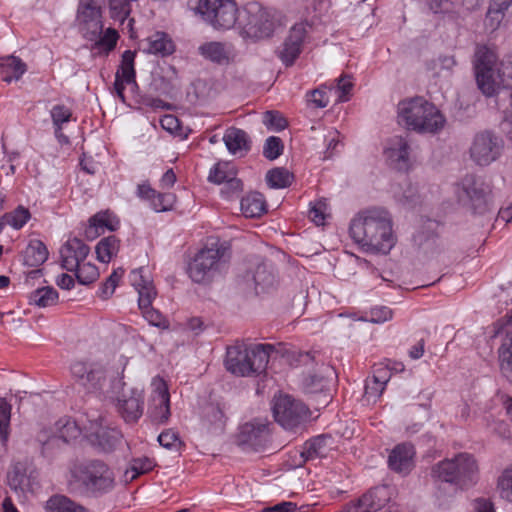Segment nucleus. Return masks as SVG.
<instances>
[{
	"label": "nucleus",
	"instance_id": "nucleus-1",
	"mask_svg": "<svg viewBox=\"0 0 512 512\" xmlns=\"http://www.w3.org/2000/svg\"><path fill=\"white\" fill-rule=\"evenodd\" d=\"M349 232L351 238L367 251L387 254L395 245L391 217L384 209L360 212L352 219Z\"/></svg>",
	"mask_w": 512,
	"mask_h": 512
},
{
	"label": "nucleus",
	"instance_id": "nucleus-2",
	"mask_svg": "<svg viewBox=\"0 0 512 512\" xmlns=\"http://www.w3.org/2000/svg\"><path fill=\"white\" fill-rule=\"evenodd\" d=\"M104 0H80L77 21L82 35L95 43L100 51H111L118 39L116 30L108 28L103 32L102 7Z\"/></svg>",
	"mask_w": 512,
	"mask_h": 512
},
{
	"label": "nucleus",
	"instance_id": "nucleus-3",
	"mask_svg": "<svg viewBox=\"0 0 512 512\" xmlns=\"http://www.w3.org/2000/svg\"><path fill=\"white\" fill-rule=\"evenodd\" d=\"M273 351L272 344L229 346L225 359L226 369L237 376H258L266 371Z\"/></svg>",
	"mask_w": 512,
	"mask_h": 512
},
{
	"label": "nucleus",
	"instance_id": "nucleus-4",
	"mask_svg": "<svg viewBox=\"0 0 512 512\" xmlns=\"http://www.w3.org/2000/svg\"><path fill=\"white\" fill-rule=\"evenodd\" d=\"M398 118L408 129L419 133L435 134L446 123L438 108L422 97L401 101L398 104Z\"/></svg>",
	"mask_w": 512,
	"mask_h": 512
},
{
	"label": "nucleus",
	"instance_id": "nucleus-5",
	"mask_svg": "<svg viewBox=\"0 0 512 512\" xmlns=\"http://www.w3.org/2000/svg\"><path fill=\"white\" fill-rule=\"evenodd\" d=\"M113 481V474L103 461L84 460L72 466L69 485L80 494H95L110 489Z\"/></svg>",
	"mask_w": 512,
	"mask_h": 512
},
{
	"label": "nucleus",
	"instance_id": "nucleus-6",
	"mask_svg": "<svg viewBox=\"0 0 512 512\" xmlns=\"http://www.w3.org/2000/svg\"><path fill=\"white\" fill-rule=\"evenodd\" d=\"M275 28L276 20L272 10L258 2H249L241 8L236 30L243 40L257 42L270 38Z\"/></svg>",
	"mask_w": 512,
	"mask_h": 512
},
{
	"label": "nucleus",
	"instance_id": "nucleus-7",
	"mask_svg": "<svg viewBox=\"0 0 512 512\" xmlns=\"http://www.w3.org/2000/svg\"><path fill=\"white\" fill-rule=\"evenodd\" d=\"M130 282L137 292L138 309L143 318L152 326L167 328L168 321L165 316L155 309L152 304L157 297V290L147 267H140L130 273Z\"/></svg>",
	"mask_w": 512,
	"mask_h": 512
},
{
	"label": "nucleus",
	"instance_id": "nucleus-8",
	"mask_svg": "<svg viewBox=\"0 0 512 512\" xmlns=\"http://www.w3.org/2000/svg\"><path fill=\"white\" fill-rule=\"evenodd\" d=\"M477 472L476 460L468 453H459L452 459H444L432 468L433 477L460 487L475 483Z\"/></svg>",
	"mask_w": 512,
	"mask_h": 512
},
{
	"label": "nucleus",
	"instance_id": "nucleus-9",
	"mask_svg": "<svg viewBox=\"0 0 512 512\" xmlns=\"http://www.w3.org/2000/svg\"><path fill=\"white\" fill-rule=\"evenodd\" d=\"M224 255L225 248L218 243L200 249L188 264L187 273L191 280L199 284L212 281L224 264Z\"/></svg>",
	"mask_w": 512,
	"mask_h": 512
},
{
	"label": "nucleus",
	"instance_id": "nucleus-10",
	"mask_svg": "<svg viewBox=\"0 0 512 512\" xmlns=\"http://www.w3.org/2000/svg\"><path fill=\"white\" fill-rule=\"evenodd\" d=\"M195 10L216 30L236 28L240 10L235 0H197Z\"/></svg>",
	"mask_w": 512,
	"mask_h": 512
},
{
	"label": "nucleus",
	"instance_id": "nucleus-11",
	"mask_svg": "<svg viewBox=\"0 0 512 512\" xmlns=\"http://www.w3.org/2000/svg\"><path fill=\"white\" fill-rule=\"evenodd\" d=\"M454 192L459 202L469 203L475 210L486 208L492 200L490 185L473 174H467L457 182Z\"/></svg>",
	"mask_w": 512,
	"mask_h": 512
},
{
	"label": "nucleus",
	"instance_id": "nucleus-12",
	"mask_svg": "<svg viewBox=\"0 0 512 512\" xmlns=\"http://www.w3.org/2000/svg\"><path fill=\"white\" fill-rule=\"evenodd\" d=\"M504 143L501 137L490 130L477 132L469 148L470 159L479 166H488L496 161L503 150Z\"/></svg>",
	"mask_w": 512,
	"mask_h": 512
},
{
	"label": "nucleus",
	"instance_id": "nucleus-13",
	"mask_svg": "<svg viewBox=\"0 0 512 512\" xmlns=\"http://www.w3.org/2000/svg\"><path fill=\"white\" fill-rule=\"evenodd\" d=\"M309 413V408L302 401L289 395H279L274 398V418L285 429L297 427L307 419Z\"/></svg>",
	"mask_w": 512,
	"mask_h": 512
},
{
	"label": "nucleus",
	"instance_id": "nucleus-14",
	"mask_svg": "<svg viewBox=\"0 0 512 512\" xmlns=\"http://www.w3.org/2000/svg\"><path fill=\"white\" fill-rule=\"evenodd\" d=\"M152 392L147 409V418L154 425H165L171 416V401L168 384L156 376L151 382Z\"/></svg>",
	"mask_w": 512,
	"mask_h": 512
},
{
	"label": "nucleus",
	"instance_id": "nucleus-15",
	"mask_svg": "<svg viewBox=\"0 0 512 512\" xmlns=\"http://www.w3.org/2000/svg\"><path fill=\"white\" fill-rule=\"evenodd\" d=\"M127 360L122 357L117 363L107 368L108 388L104 392L112 401L116 402V407L124 421L128 418L127 400L125 395V370Z\"/></svg>",
	"mask_w": 512,
	"mask_h": 512
},
{
	"label": "nucleus",
	"instance_id": "nucleus-16",
	"mask_svg": "<svg viewBox=\"0 0 512 512\" xmlns=\"http://www.w3.org/2000/svg\"><path fill=\"white\" fill-rule=\"evenodd\" d=\"M312 25L307 21L294 24L286 37L279 58L286 66L294 64L303 51V47L310 40Z\"/></svg>",
	"mask_w": 512,
	"mask_h": 512
},
{
	"label": "nucleus",
	"instance_id": "nucleus-17",
	"mask_svg": "<svg viewBox=\"0 0 512 512\" xmlns=\"http://www.w3.org/2000/svg\"><path fill=\"white\" fill-rule=\"evenodd\" d=\"M269 436L268 422L262 419H255L240 426L237 434V443L244 448L260 451L266 447L269 442Z\"/></svg>",
	"mask_w": 512,
	"mask_h": 512
},
{
	"label": "nucleus",
	"instance_id": "nucleus-18",
	"mask_svg": "<svg viewBox=\"0 0 512 512\" xmlns=\"http://www.w3.org/2000/svg\"><path fill=\"white\" fill-rule=\"evenodd\" d=\"M87 421L89 427H85L86 438L102 451L111 452L121 443L123 438L121 432L116 428H104L100 416L87 419Z\"/></svg>",
	"mask_w": 512,
	"mask_h": 512
},
{
	"label": "nucleus",
	"instance_id": "nucleus-19",
	"mask_svg": "<svg viewBox=\"0 0 512 512\" xmlns=\"http://www.w3.org/2000/svg\"><path fill=\"white\" fill-rule=\"evenodd\" d=\"M90 252L87 246L79 238L68 239L60 249L61 267L73 272L84 262Z\"/></svg>",
	"mask_w": 512,
	"mask_h": 512
},
{
	"label": "nucleus",
	"instance_id": "nucleus-20",
	"mask_svg": "<svg viewBox=\"0 0 512 512\" xmlns=\"http://www.w3.org/2000/svg\"><path fill=\"white\" fill-rule=\"evenodd\" d=\"M137 196L146 201L155 212H166L173 209L176 195L170 192H158L148 183L138 185Z\"/></svg>",
	"mask_w": 512,
	"mask_h": 512
},
{
	"label": "nucleus",
	"instance_id": "nucleus-21",
	"mask_svg": "<svg viewBox=\"0 0 512 512\" xmlns=\"http://www.w3.org/2000/svg\"><path fill=\"white\" fill-rule=\"evenodd\" d=\"M384 155L393 168L399 171L409 168V145L405 138L401 136L390 138L384 148Z\"/></svg>",
	"mask_w": 512,
	"mask_h": 512
},
{
	"label": "nucleus",
	"instance_id": "nucleus-22",
	"mask_svg": "<svg viewBox=\"0 0 512 512\" xmlns=\"http://www.w3.org/2000/svg\"><path fill=\"white\" fill-rule=\"evenodd\" d=\"M415 449L409 443L396 445L388 457L389 468L399 474L407 475L414 468Z\"/></svg>",
	"mask_w": 512,
	"mask_h": 512
},
{
	"label": "nucleus",
	"instance_id": "nucleus-23",
	"mask_svg": "<svg viewBox=\"0 0 512 512\" xmlns=\"http://www.w3.org/2000/svg\"><path fill=\"white\" fill-rule=\"evenodd\" d=\"M199 54L205 59L219 65H227L234 59V49L231 44L210 41L205 42L198 48Z\"/></svg>",
	"mask_w": 512,
	"mask_h": 512
},
{
	"label": "nucleus",
	"instance_id": "nucleus-24",
	"mask_svg": "<svg viewBox=\"0 0 512 512\" xmlns=\"http://www.w3.org/2000/svg\"><path fill=\"white\" fill-rule=\"evenodd\" d=\"M119 225L118 218L109 211L98 212L89 220V225L85 228L84 234L88 240H94L106 230L114 231Z\"/></svg>",
	"mask_w": 512,
	"mask_h": 512
},
{
	"label": "nucleus",
	"instance_id": "nucleus-25",
	"mask_svg": "<svg viewBox=\"0 0 512 512\" xmlns=\"http://www.w3.org/2000/svg\"><path fill=\"white\" fill-rule=\"evenodd\" d=\"M251 279L256 294L270 293L278 286L273 269L266 263H261L256 267Z\"/></svg>",
	"mask_w": 512,
	"mask_h": 512
},
{
	"label": "nucleus",
	"instance_id": "nucleus-26",
	"mask_svg": "<svg viewBox=\"0 0 512 512\" xmlns=\"http://www.w3.org/2000/svg\"><path fill=\"white\" fill-rule=\"evenodd\" d=\"M384 490V488H376L368 491L356 501L348 503L342 512H375L381 509L383 501L378 499V495Z\"/></svg>",
	"mask_w": 512,
	"mask_h": 512
},
{
	"label": "nucleus",
	"instance_id": "nucleus-27",
	"mask_svg": "<svg viewBox=\"0 0 512 512\" xmlns=\"http://www.w3.org/2000/svg\"><path fill=\"white\" fill-rule=\"evenodd\" d=\"M81 425L82 426H80V424L77 421L69 417H65L59 419L55 423L53 430L57 433L62 442L64 444H67L73 440H76L82 434L86 437L85 427H89V423L85 424L82 422Z\"/></svg>",
	"mask_w": 512,
	"mask_h": 512
},
{
	"label": "nucleus",
	"instance_id": "nucleus-28",
	"mask_svg": "<svg viewBox=\"0 0 512 512\" xmlns=\"http://www.w3.org/2000/svg\"><path fill=\"white\" fill-rule=\"evenodd\" d=\"M146 50L150 54L165 57L175 51V45L167 33L157 31L147 38Z\"/></svg>",
	"mask_w": 512,
	"mask_h": 512
},
{
	"label": "nucleus",
	"instance_id": "nucleus-29",
	"mask_svg": "<svg viewBox=\"0 0 512 512\" xmlns=\"http://www.w3.org/2000/svg\"><path fill=\"white\" fill-rule=\"evenodd\" d=\"M0 68L2 80L7 83L20 79L26 71L25 63L15 56L0 58Z\"/></svg>",
	"mask_w": 512,
	"mask_h": 512
},
{
	"label": "nucleus",
	"instance_id": "nucleus-30",
	"mask_svg": "<svg viewBox=\"0 0 512 512\" xmlns=\"http://www.w3.org/2000/svg\"><path fill=\"white\" fill-rule=\"evenodd\" d=\"M241 211L247 218L260 217L266 212V203L260 193H252L241 199Z\"/></svg>",
	"mask_w": 512,
	"mask_h": 512
},
{
	"label": "nucleus",
	"instance_id": "nucleus-31",
	"mask_svg": "<svg viewBox=\"0 0 512 512\" xmlns=\"http://www.w3.org/2000/svg\"><path fill=\"white\" fill-rule=\"evenodd\" d=\"M48 258V250L40 240H31L25 250L24 261L29 267H38Z\"/></svg>",
	"mask_w": 512,
	"mask_h": 512
},
{
	"label": "nucleus",
	"instance_id": "nucleus-32",
	"mask_svg": "<svg viewBox=\"0 0 512 512\" xmlns=\"http://www.w3.org/2000/svg\"><path fill=\"white\" fill-rule=\"evenodd\" d=\"M223 139L227 149L232 154H242L249 150L248 136L241 129L233 128L228 130Z\"/></svg>",
	"mask_w": 512,
	"mask_h": 512
},
{
	"label": "nucleus",
	"instance_id": "nucleus-33",
	"mask_svg": "<svg viewBox=\"0 0 512 512\" xmlns=\"http://www.w3.org/2000/svg\"><path fill=\"white\" fill-rule=\"evenodd\" d=\"M332 438L326 435L316 436L305 443L303 455L307 459L325 457L329 450V443Z\"/></svg>",
	"mask_w": 512,
	"mask_h": 512
},
{
	"label": "nucleus",
	"instance_id": "nucleus-34",
	"mask_svg": "<svg viewBox=\"0 0 512 512\" xmlns=\"http://www.w3.org/2000/svg\"><path fill=\"white\" fill-rule=\"evenodd\" d=\"M498 360L502 376L512 383V336H507L500 345Z\"/></svg>",
	"mask_w": 512,
	"mask_h": 512
},
{
	"label": "nucleus",
	"instance_id": "nucleus-35",
	"mask_svg": "<svg viewBox=\"0 0 512 512\" xmlns=\"http://www.w3.org/2000/svg\"><path fill=\"white\" fill-rule=\"evenodd\" d=\"M37 441L41 445L42 454L45 456H51L56 449L64 444L54 430L46 428L37 434Z\"/></svg>",
	"mask_w": 512,
	"mask_h": 512
},
{
	"label": "nucleus",
	"instance_id": "nucleus-36",
	"mask_svg": "<svg viewBox=\"0 0 512 512\" xmlns=\"http://www.w3.org/2000/svg\"><path fill=\"white\" fill-rule=\"evenodd\" d=\"M29 300L31 304L40 308L53 306L57 303L58 292L53 287L45 286L34 290L30 294Z\"/></svg>",
	"mask_w": 512,
	"mask_h": 512
},
{
	"label": "nucleus",
	"instance_id": "nucleus-37",
	"mask_svg": "<svg viewBox=\"0 0 512 512\" xmlns=\"http://www.w3.org/2000/svg\"><path fill=\"white\" fill-rule=\"evenodd\" d=\"M47 512H86L85 508L63 495L51 497L46 504Z\"/></svg>",
	"mask_w": 512,
	"mask_h": 512
},
{
	"label": "nucleus",
	"instance_id": "nucleus-38",
	"mask_svg": "<svg viewBox=\"0 0 512 512\" xmlns=\"http://www.w3.org/2000/svg\"><path fill=\"white\" fill-rule=\"evenodd\" d=\"M128 84V50L122 53V61L120 68L117 70L114 81V92L123 103H126L125 88Z\"/></svg>",
	"mask_w": 512,
	"mask_h": 512
},
{
	"label": "nucleus",
	"instance_id": "nucleus-39",
	"mask_svg": "<svg viewBox=\"0 0 512 512\" xmlns=\"http://www.w3.org/2000/svg\"><path fill=\"white\" fill-rule=\"evenodd\" d=\"M29 210L23 206L17 207L14 211L6 213L0 220V226L9 225L15 229L22 228L30 219Z\"/></svg>",
	"mask_w": 512,
	"mask_h": 512
},
{
	"label": "nucleus",
	"instance_id": "nucleus-40",
	"mask_svg": "<svg viewBox=\"0 0 512 512\" xmlns=\"http://www.w3.org/2000/svg\"><path fill=\"white\" fill-rule=\"evenodd\" d=\"M293 175L285 168H274L267 172L266 181L271 188L282 189L291 185Z\"/></svg>",
	"mask_w": 512,
	"mask_h": 512
},
{
	"label": "nucleus",
	"instance_id": "nucleus-41",
	"mask_svg": "<svg viewBox=\"0 0 512 512\" xmlns=\"http://www.w3.org/2000/svg\"><path fill=\"white\" fill-rule=\"evenodd\" d=\"M107 369L99 364H92L89 366V373L87 378V385L89 390L103 391L105 388V381L107 379Z\"/></svg>",
	"mask_w": 512,
	"mask_h": 512
},
{
	"label": "nucleus",
	"instance_id": "nucleus-42",
	"mask_svg": "<svg viewBox=\"0 0 512 512\" xmlns=\"http://www.w3.org/2000/svg\"><path fill=\"white\" fill-rule=\"evenodd\" d=\"M118 240L114 236L103 238L96 246L97 259L108 263L118 251Z\"/></svg>",
	"mask_w": 512,
	"mask_h": 512
},
{
	"label": "nucleus",
	"instance_id": "nucleus-43",
	"mask_svg": "<svg viewBox=\"0 0 512 512\" xmlns=\"http://www.w3.org/2000/svg\"><path fill=\"white\" fill-rule=\"evenodd\" d=\"M235 172L234 167L230 163L218 162L210 169L208 180L211 183L220 185L228 178L233 177Z\"/></svg>",
	"mask_w": 512,
	"mask_h": 512
},
{
	"label": "nucleus",
	"instance_id": "nucleus-44",
	"mask_svg": "<svg viewBox=\"0 0 512 512\" xmlns=\"http://www.w3.org/2000/svg\"><path fill=\"white\" fill-rule=\"evenodd\" d=\"M156 462L153 458L147 456L136 457L130 460V481L140 475L147 474L154 469Z\"/></svg>",
	"mask_w": 512,
	"mask_h": 512
},
{
	"label": "nucleus",
	"instance_id": "nucleus-45",
	"mask_svg": "<svg viewBox=\"0 0 512 512\" xmlns=\"http://www.w3.org/2000/svg\"><path fill=\"white\" fill-rule=\"evenodd\" d=\"M306 102L308 106L313 108L327 107L330 102L327 86L321 85L314 90L308 91L306 93Z\"/></svg>",
	"mask_w": 512,
	"mask_h": 512
},
{
	"label": "nucleus",
	"instance_id": "nucleus-46",
	"mask_svg": "<svg viewBox=\"0 0 512 512\" xmlns=\"http://www.w3.org/2000/svg\"><path fill=\"white\" fill-rule=\"evenodd\" d=\"M73 272H75L78 282L82 285H89L99 278L98 268L90 262H82Z\"/></svg>",
	"mask_w": 512,
	"mask_h": 512
},
{
	"label": "nucleus",
	"instance_id": "nucleus-47",
	"mask_svg": "<svg viewBox=\"0 0 512 512\" xmlns=\"http://www.w3.org/2000/svg\"><path fill=\"white\" fill-rule=\"evenodd\" d=\"M497 489L500 497L512 503V468L505 469L498 478Z\"/></svg>",
	"mask_w": 512,
	"mask_h": 512
},
{
	"label": "nucleus",
	"instance_id": "nucleus-48",
	"mask_svg": "<svg viewBox=\"0 0 512 512\" xmlns=\"http://www.w3.org/2000/svg\"><path fill=\"white\" fill-rule=\"evenodd\" d=\"M328 389L327 380L319 375L310 374L303 381V390L307 394H317Z\"/></svg>",
	"mask_w": 512,
	"mask_h": 512
},
{
	"label": "nucleus",
	"instance_id": "nucleus-49",
	"mask_svg": "<svg viewBox=\"0 0 512 512\" xmlns=\"http://www.w3.org/2000/svg\"><path fill=\"white\" fill-rule=\"evenodd\" d=\"M144 411V395L137 389L130 390V420L137 421Z\"/></svg>",
	"mask_w": 512,
	"mask_h": 512
},
{
	"label": "nucleus",
	"instance_id": "nucleus-50",
	"mask_svg": "<svg viewBox=\"0 0 512 512\" xmlns=\"http://www.w3.org/2000/svg\"><path fill=\"white\" fill-rule=\"evenodd\" d=\"M10 417L11 405L4 398H0V440L2 442H6L8 439Z\"/></svg>",
	"mask_w": 512,
	"mask_h": 512
},
{
	"label": "nucleus",
	"instance_id": "nucleus-51",
	"mask_svg": "<svg viewBox=\"0 0 512 512\" xmlns=\"http://www.w3.org/2000/svg\"><path fill=\"white\" fill-rule=\"evenodd\" d=\"M263 123L273 131H282L287 127V121L278 111H267L263 115Z\"/></svg>",
	"mask_w": 512,
	"mask_h": 512
},
{
	"label": "nucleus",
	"instance_id": "nucleus-52",
	"mask_svg": "<svg viewBox=\"0 0 512 512\" xmlns=\"http://www.w3.org/2000/svg\"><path fill=\"white\" fill-rule=\"evenodd\" d=\"M283 143L279 137L270 136L263 147V155L269 160L277 159L283 152Z\"/></svg>",
	"mask_w": 512,
	"mask_h": 512
},
{
	"label": "nucleus",
	"instance_id": "nucleus-53",
	"mask_svg": "<svg viewBox=\"0 0 512 512\" xmlns=\"http://www.w3.org/2000/svg\"><path fill=\"white\" fill-rule=\"evenodd\" d=\"M505 15L506 14L502 10L491 2L485 18V27L491 32L497 30Z\"/></svg>",
	"mask_w": 512,
	"mask_h": 512
},
{
	"label": "nucleus",
	"instance_id": "nucleus-54",
	"mask_svg": "<svg viewBox=\"0 0 512 512\" xmlns=\"http://www.w3.org/2000/svg\"><path fill=\"white\" fill-rule=\"evenodd\" d=\"M222 185L221 193L227 199L238 197L243 190V183L236 177V172L233 174V177L225 180Z\"/></svg>",
	"mask_w": 512,
	"mask_h": 512
},
{
	"label": "nucleus",
	"instance_id": "nucleus-55",
	"mask_svg": "<svg viewBox=\"0 0 512 512\" xmlns=\"http://www.w3.org/2000/svg\"><path fill=\"white\" fill-rule=\"evenodd\" d=\"M50 114L54 127H62V125L69 122L72 117L71 109L65 105H55L51 109Z\"/></svg>",
	"mask_w": 512,
	"mask_h": 512
},
{
	"label": "nucleus",
	"instance_id": "nucleus-56",
	"mask_svg": "<svg viewBox=\"0 0 512 512\" xmlns=\"http://www.w3.org/2000/svg\"><path fill=\"white\" fill-rule=\"evenodd\" d=\"M353 82L349 76H341L338 79L337 85L335 87L338 101L346 102L350 99L352 90H353Z\"/></svg>",
	"mask_w": 512,
	"mask_h": 512
},
{
	"label": "nucleus",
	"instance_id": "nucleus-57",
	"mask_svg": "<svg viewBox=\"0 0 512 512\" xmlns=\"http://www.w3.org/2000/svg\"><path fill=\"white\" fill-rule=\"evenodd\" d=\"M124 272H125L124 269L119 268L118 270H115L107 278V280L105 281V283H103L101 290H100V295L102 298L107 299L113 294V292L117 286L118 280L124 275Z\"/></svg>",
	"mask_w": 512,
	"mask_h": 512
},
{
	"label": "nucleus",
	"instance_id": "nucleus-58",
	"mask_svg": "<svg viewBox=\"0 0 512 512\" xmlns=\"http://www.w3.org/2000/svg\"><path fill=\"white\" fill-rule=\"evenodd\" d=\"M111 17L123 22L128 17V0H109Z\"/></svg>",
	"mask_w": 512,
	"mask_h": 512
},
{
	"label": "nucleus",
	"instance_id": "nucleus-59",
	"mask_svg": "<svg viewBox=\"0 0 512 512\" xmlns=\"http://www.w3.org/2000/svg\"><path fill=\"white\" fill-rule=\"evenodd\" d=\"M159 444L167 449H173L180 443L179 435L172 429L164 430L158 436Z\"/></svg>",
	"mask_w": 512,
	"mask_h": 512
},
{
	"label": "nucleus",
	"instance_id": "nucleus-60",
	"mask_svg": "<svg viewBox=\"0 0 512 512\" xmlns=\"http://www.w3.org/2000/svg\"><path fill=\"white\" fill-rule=\"evenodd\" d=\"M391 376V369L383 363H378L373 366L372 375L370 377L376 382L386 386Z\"/></svg>",
	"mask_w": 512,
	"mask_h": 512
},
{
	"label": "nucleus",
	"instance_id": "nucleus-61",
	"mask_svg": "<svg viewBox=\"0 0 512 512\" xmlns=\"http://www.w3.org/2000/svg\"><path fill=\"white\" fill-rule=\"evenodd\" d=\"M392 317L393 311L387 306H376L370 310V320L373 323H384Z\"/></svg>",
	"mask_w": 512,
	"mask_h": 512
},
{
	"label": "nucleus",
	"instance_id": "nucleus-62",
	"mask_svg": "<svg viewBox=\"0 0 512 512\" xmlns=\"http://www.w3.org/2000/svg\"><path fill=\"white\" fill-rule=\"evenodd\" d=\"M386 386L376 382L373 378L368 377L365 383V395L368 399L373 398L374 401L379 399L383 392L385 391Z\"/></svg>",
	"mask_w": 512,
	"mask_h": 512
},
{
	"label": "nucleus",
	"instance_id": "nucleus-63",
	"mask_svg": "<svg viewBox=\"0 0 512 512\" xmlns=\"http://www.w3.org/2000/svg\"><path fill=\"white\" fill-rule=\"evenodd\" d=\"M326 204L322 201L316 202L309 210V217L317 226L324 225L326 219Z\"/></svg>",
	"mask_w": 512,
	"mask_h": 512
},
{
	"label": "nucleus",
	"instance_id": "nucleus-64",
	"mask_svg": "<svg viewBox=\"0 0 512 512\" xmlns=\"http://www.w3.org/2000/svg\"><path fill=\"white\" fill-rule=\"evenodd\" d=\"M425 3L435 14L452 12L454 6L452 0H425Z\"/></svg>",
	"mask_w": 512,
	"mask_h": 512
}]
</instances>
